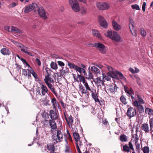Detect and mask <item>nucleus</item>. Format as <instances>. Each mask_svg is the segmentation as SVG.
<instances>
[{
    "mask_svg": "<svg viewBox=\"0 0 153 153\" xmlns=\"http://www.w3.org/2000/svg\"><path fill=\"white\" fill-rule=\"evenodd\" d=\"M91 95L92 98L96 102H99V99L98 96L96 93V90H94V92H92L91 94Z\"/></svg>",
    "mask_w": 153,
    "mask_h": 153,
    "instance_id": "obj_30",
    "label": "nucleus"
},
{
    "mask_svg": "<svg viewBox=\"0 0 153 153\" xmlns=\"http://www.w3.org/2000/svg\"><path fill=\"white\" fill-rule=\"evenodd\" d=\"M129 27L131 33L133 35V32H134V21L133 19L130 17L129 18Z\"/></svg>",
    "mask_w": 153,
    "mask_h": 153,
    "instance_id": "obj_16",
    "label": "nucleus"
},
{
    "mask_svg": "<svg viewBox=\"0 0 153 153\" xmlns=\"http://www.w3.org/2000/svg\"><path fill=\"white\" fill-rule=\"evenodd\" d=\"M49 116L51 119V120H58L59 118V114L56 111L53 110H50L49 111Z\"/></svg>",
    "mask_w": 153,
    "mask_h": 153,
    "instance_id": "obj_11",
    "label": "nucleus"
},
{
    "mask_svg": "<svg viewBox=\"0 0 153 153\" xmlns=\"http://www.w3.org/2000/svg\"><path fill=\"white\" fill-rule=\"evenodd\" d=\"M92 33L94 36L98 37L99 39L102 38L101 36L98 31L94 29L93 30Z\"/></svg>",
    "mask_w": 153,
    "mask_h": 153,
    "instance_id": "obj_31",
    "label": "nucleus"
},
{
    "mask_svg": "<svg viewBox=\"0 0 153 153\" xmlns=\"http://www.w3.org/2000/svg\"><path fill=\"white\" fill-rule=\"evenodd\" d=\"M78 76L79 78L80 82H82L83 83L86 82L85 80L84 77L81 75H78Z\"/></svg>",
    "mask_w": 153,
    "mask_h": 153,
    "instance_id": "obj_41",
    "label": "nucleus"
},
{
    "mask_svg": "<svg viewBox=\"0 0 153 153\" xmlns=\"http://www.w3.org/2000/svg\"><path fill=\"white\" fill-rule=\"evenodd\" d=\"M36 62L39 66H40L41 65V62L39 59L36 58Z\"/></svg>",
    "mask_w": 153,
    "mask_h": 153,
    "instance_id": "obj_60",
    "label": "nucleus"
},
{
    "mask_svg": "<svg viewBox=\"0 0 153 153\" xmlns=\"http://www.w3.org/2000/svg\"><path fill=\"white\" fill-rule=\"evenodd\" d=\"M49 114L47 112L44 113L43 114L42 116L44 118L45 121H48L49 120L48 119H49Z\"/></svg>",
    "mask_w": 153,
    "mask_h": 153,
    "instance_id": "obj_33",
    "label": "nucleus"
},
{
    "mask_svg": "<svg viewBox=\"0 0 153 153\" xmlns=\"http://www.w3.org/2000/svg\"><path fill=\"white\" fill-rule=\"evenodd\" d=\"M68 2L72 10L75 12L80 10L79 4L76 0H69Z\"/></svg>",
    "mask_w": 153,
    "mask_h": 153,
    "instance_id": "obj_4",
    "label": "nucleus"
},
{
    "mask_svg": "<svg viewBox=\"0 0 153 153\" xmlns=\"http://www.w3.org/2000/svg\"><path fill=\"white\" fill-rule=\"evenodd\" d=\"M117 87L116 85H114L113 87L112 86L110 87L109 88V91L113 93L115 91H116Z\"/></svg>",
    "mask_w": 153,
    "mask_h": 153,
    "instance_id": "obj_43",
    "label": "nucleus"
},
{
    "mask_svg": "<svg viewBox=\"0 0 153 153\" xmlns=\"http://www.w3.org/2000/svg\"><path fill=\"white\" fill-rule=\"evenodd\" d=\"M42 95L45 96L46 93H48V89L47 87L45 85L42 84L41 86Z\"/></svg>",
    "mask_w": 153,
    "mask_h": 153,
    "instance_id": "obj_18",
    "label": "nucleus"
},
{
    "mask_svg": "<svg viewBox=\"0 0 153 153\" xmlns=\"http://www.w3.org/2000/svg\"><path fill=\"white\" fill-rule=\"evenodd\" d=\"M73 136L76 141V143H78V142L80 138L79 134L74 132L73 133Z\"/></svg>",
    "mask_w": 153,
    "mask_h": 153,
    "instance_id": "obj_29",
    "label": "nucleus"
},
{
    "mask_svg": "<svg viewBox=\"0 0 153 153\" xmlns=\"http://www.w3.org/2000/svg\"><path fill=\"white\" fill-rule=\"evenodd\" d=\"M11 42L14 44L15 45L17 46L18 47H19L20 48H21L22 47L23 45H22V44L20 43V42H16L13 39H11Z\"/></svg>",
    "mask_w": 153,
    "mask_h": 153,
    "instance_id": "obj_32",
    "label": "nucleus"
},
{
    "mask_svg": "<svg viewBox=\"0 0 153 153\" xmlns=\"http://www.w3.org/2000/svg\"><path fill=\"white\" fill-rule=\"evenodd\" d=\"M46 148L50 152L54 151L55 148L54 143H50L48 144L46 146Z\"/></svg>",
    "mask_w": 153,
    "mask_h": 153,
    "instance_id": "obj_20",
    "label": "nucleus"
},
{
    "mask_svg": "<svg viewBox=\"0 0 153 153\" xmlns=\"http://www.w3.org/2000/svg\"><path fill=\"white\" fill-rule=\"evenodd\" d=\"M75 70L76 72H78L81 74H82V73H83L84 75L87 76L86 72L85 70L82 68L78 67L77 65L76 68Z\"/></svg>",
    "mask_w": 153,
    "mask_h": 153,
    "instance_id": "obj_25",
    "label": "nucleus"
},
{
    "mask_svg": "<svg viewBox=\"0 0 153 153\" xmlns=\"http://www.w3.org/2000/svg\"><path fill=\"white\" fill-rule=\"evenodd\" d=\"M91 70L92 71L96 74L100 73V70L95 66H92L91 67Z\"/></svg>",
    "mask_w": 153,
    "mask_h": 153,
    "instance_id": "obj_35",
    "label": "nucleus"
},
{
    "mask_svg": "<svg viewBox=\"0 0 153 153\" xmlns=\"http://www.w3.org/2000/svg\"><path fill=\"white\" fill-rule=\"evenodd\" d=\"M63 114L67 124L69 127L70 126H71L72 125L73 123V117L71 115H70L69 116V115L66 112L65 110V111L63 112Z\"/></svg>",
    "mask_w": 153,
    "mask_h": 153,
    "instance_id": "obj_8",
    "label": "nucleus"
},
{
    "mask_svg": "<svg viewBox=\"0 0 153 153\" xmlns=\"http://www.w3.org/2000/svg\"><path fill=\"white\" fill-rule=\"evenodd\" d=\"M144 153H149V147L147 146L144 147L143 149Z\"/></svg>",
    "mask_w": 153,
    "mask_h": 153,
    "instance_id": "obj_49",
    "label": "nucleus"
},
{
    "mask_svg": "<svg viewBox=\"0 0 153 153\" xmlns=\"http://www.w3.org/2000/svg\"><path fill=\"white\" fill-rule=\"evenodd\" d=\"M28 48L25 46L23 45L22 47L21 48V51L24 52L25 53L31 56H33L34 55H32L31 53L29 52L28 51Z\"/></svg>",
    "mask_w": 153,
    "mask_h": 153,
    "instance_id": "obj_24",
    "label": "nucleus"
},
{
    "mask_svg": "<svg viewBox=\"0 0 153 153\" xmlns=\"http://www.w3.org/2000/svg\"><path fill=\"white\" fill-rule=\"evenodd\" d=\"M0 52L4 55H9L11 53L10 50L7 48H2L0 50Z\"/></svg>",
    "mask_w": 153,
    "mask_h": 153,
    "instance_id": "obj_19",
    "label": "nucleus"
},
{
    "mask_svg": "<svg viewBox=\"0 0 153 153\" xmlns=\"http://www.w3.org/2000/svg\"><path fill=\"white\" fill-rule=\"evenodd\" d=\"M30 72L31 73V74L35 79H38V78L37 74L34 71L32 68H31L30 69Z\"/></svg>",
    "mask_w": 153,
    "mask_h": 153,
    "instance_id": "obj_47",
    "label": "nucleus"
},
{
    "mask_svg": "<svg viewBox=\"0 0 153 153\" xmlns=\"http://www.w3.org/2000/svg\"><path fill=\"white\" fill-rule=\"evenodd\" d=\"M68 65L70 68H73L74 70H75L77 66V65H75L74 63L70 62H68Z\"/></svg>",
    "mask_w": 153,
    "mask_h": 153,
    "instance_id": "obj_44",
    "label": "nucleus"
},
{
    "mask_svg": "<svg viewBox=\"0 0 153 153\" xmlns=\"http://www.w3.org/2000/svg\"><path fill=\"white\" fill-rule=\"evenodd\" d=\"M51 138L55 144L62 142L63 139L62 130L61 131V130H57L56 135L53 134Z\"/></svg>",
    "mask_w": 153,
    "mask_h": 153,
    "instance_id": "obj_3",
    "label": "nucleus"
},
{
    "mask_svg": "<svg viewBox=\"0 0 153 153\" xmlns=\"http://www.w3.org/2000/svg\"><path fill=\"white\" fill-rule=\"evenodd\" d=\"M93 64L94 65L100 68H102L103 67L102 65L100 64H98L95 63H93Z\"/></svg>",
    "mask_w": 153,
    "mask_h": 153,
    "instance_id": "obj_57",
    "label": "nucleus"
},
{
    "mask_svg": "<svg viewBox=\"0 0 153 153\" xmlns=\"http://www.w3.org/2000/svg\"><path fill=\"white\" fill-rule=\"evenodd\" d=\"M60 103L61 104V105L63 107V108L64 109H65L68 106V105L66 104H65L62 100H61L60 101Z\"/></svg>",
    "mask_w": 153,
    "mask_h": 153,
    "instance_id": "obj_53",
    "label": "nucleus"
},
{
    "mask_svg": "<svg viewBox=\"0 0 153 153\" xmlns=\"http://www.w3.org/2000/svg\"><path fill=\"white\" fill-rule=\"evenodd\" d=\"M10 28L9 27H7L8 30L9 32L10 31L12 32L16 33H20L21 32V31L19 30V29L17 27L13 26L11 27V31H10L9 30L10 29Z\"/></svg>",
    "mask_w": 153,
    "mask_h": 153,
    "instance_id": "obj_27",
    "label": "nucleus"
},
{
    "mask_svg": "<svg viewBox=\"0 0 153 153\" xmlns=\"http://www.w3.org/2000/svg\"><path fill=\"white\" fill-rule=\"evenodd\" d=\"M76 148L77 150L78 153H81V152L79 148V146L78 145V143H76Z\"/></svg>",
    "mask_w": 153,
    "mask_h": 153,
    "instance_id": "obj_62",
    "label": "nucleus"
},
{
    "mask_svg": "<svg viewBox=\"0 0 153 153\" xmlns=\"http://www.w3.org/2000/svg\"><path fill=\"white\" fill-rule=\"evenodd\" d=\"M69 72V69L67 68H66L65 70H63V68H62L61 70H60V73L62 75L65 76L66 74L68 73Z\"/></svg>",
    "mask_w": 153,
    "mask_h": 153,
    "instance_id": "obj_34",
    "label": "nucleus"
},
{
    "mask_svg": "<svg viewBox=\"0 0 153 153\" xmlns=\"http://www.w3.org/2000/svg\"><path fill=\"white\" fill-rule=\"evenodd\" d=\"M138 140V139H136L135 140L136 151L137 153H139L140 150V144L139 143H137Z\"/></svg>",
    "mask_w": 153,
    "mask_h": 153,
    "instance_id": "obj_38",
    "label": "nucleus"
},
{
    "mask_svg": "<svg viewBox=\"0 0 153 153\" xmlns=\"http://www.w3.org/2000/svg\"><path fill=\"white\" fill-rule=\"evenodd\" d=\"M79 91L81 92L82 94H85L87 95V96H88L89 92L87 91L86 89H85L84 86H83L81 84H80L79 85Z\"/></svg>",
    "mask_w": 153,
    "mask_h": 153,
    "instance_id": "obj_21",
    "label": "nucleus"
},
{
    "mask_svg": "<svg viewBox=\"0 0 153 153\" xmlns=\"http://www.w3.org/2000/svg\"><path fill=\"white\" fill-rule=\"evenodd\" d=\"M91 110L92 114L94 115L96 113L95 109L93 108V107H92L91 108Z\"/></svg>",
    "mask_w": 153,
    "mask_h": 153,
    "instance_id": "obj_58",
    "label": "nucleus"
},
{
    "mask_svg": "<svg viewBox=\"0 0 153 153\" xmlns=\"http://www.w3.org/2000/svg\"><path fill=\"white\" fill-rule=\"evenodd\" d=\"M96 6L100 10H106L110 7L109 4L105 2H97L96 3Z\"/></svg>",
    "mask_w": 153,
    "mask_h": 153,
    "instance_id": "obj_9",
    "label": "nucleus"
},
{
    "mask_svg": "<svg viewBox=\"0 0 153 153\" xmlns=\"http://www.w3.org/2000/svg\"><path fill=\"white\" fill-rule=\"evenodd\" d=\"M94 81L96 85L98 86L101 87L103 86L104 84V81L101 79V78L100 77H99L98 78L95 79Z\"/></svg>",
    "mask_w": 153,
    "mask_h": 153,
    "instance_id": "obj_15",
    "label": "nucleus"
},
{
    "mask_svg": "<svg viewBox=\"0 0 153 153\" xmlns=\"http://www.w3.org/2000/svg\"><path fill=\"white\" fill-rule=\"evenodd\" d=\"M45 70L47 72V75L45 76L44 81L51 91L57 97L58 95V94L56 91L54 87L53 86V85L51 83H54V81L53 79L50 77V73L48 72L49 71H50V70L49 68H46Z\"/></svg>",
    "mask_w": 153,
    "mask_h": 153,
    "instance_id": "obj_1",
    "label": "nucleus"
},
{
    "mask_svg": "<svg viewBox=\"0 0 153 153\" xmlns=\"http://www.w3.org/2000/svg\"><path fill=\"white\" fill-rule=\"evenodd\" d=\"M38 8V5L36 3H33L32 4L26 7L24 10L25 13H27L30 12L32 10H33L34 11H36V9Z\"/></svg>",
    "mask_w": 153,
    "mask_h": 153,
    "instance_id": "obj_7",
    "label": "nucleus"
},
{
    "mask_svg": "<svg viewBox=\"0 0 153 153\" xmlns=\"http://www.w3.org/2000/svg\"><path fill=\"white\" fill-rule=\"evenodd\" d=\"M41 88L40 87L37 88H36V94L37 95H41Z\"/></svg>",
    "mask_w": 153,
    "mask_h": 153,
    "instance_id": "obj_52",
    "label": "nucleus"
},
{
    "mask_svg": "<svg viewBox=\"0 0 153 153\" xmlns=\"http://www.w3.org/2000/svg\"><path fill=\"white\" fill-rule=\"evenodd\" d=\"M124 89L125 92L129 94V96H131L132 99H134V97L132 95V94H133V90L132 89H130L128 90V88L126 85L124 86Z\"/></svg>",
    "mask_w": 153,
    "mask_h": 153,
    "instance_id": "obj_23",
    "label": "nucleus"
},
{
    "mask_svg": "<svg viewBox=\"0 0 153 153\" xmlns=\"http://www.w3.org/2000/svg\"><path fill=\"white\" fill-rule=\"evenodd\" d=\"M112 24L114 29L116 31H119L122 28L121 26L118 24L115 21L113 20L112 22Z\"/></svg>",
    "mask_w": 153,
    "mask_h": 153,
    "instance_id": "obj_14",
    "label": "nucleus"
},
{
    "mask_svg": "<svg viewBox=\"0 0 153 153\" xmlns=\"http://www.w3.org/2000/svg\"><path fill=\"white\" fill-rule=\"evenodd\" d=\"M107 36L116 42H120L123 41L120 35L115 31H108L107 32Z\"/></svg>",
    "mask_w": 153,
    "mask_h": 153,
    "instance_id": "obj_2",
    "label": "nucleus"
},
{
    "mask_svg": "<svg viewBox=\"0 0 153 153\" xmlns=\"http://www.w3.org/2000/svg\"><path fill=\"white\" fill-rule=\"evenodd\" d=\"M137 97L138 100V101H139V103H140L141 104H144V103L143 100L140 96L137 94Z\"/></svg>",
    "mask_w": 153,
    "mask_h": 153,
    "instance_id": "obj_42",
    "label": "nucleus"
},
{
    "mask_svg": "<svg viewBox=\"0 0 153 153\" xmlns=\"http://www.w3.org/2000/svg\"><path fill=\"white\" fill-rule=\"evenodd\" d=\"M27 69H23L22 70V74L25 76H26L27 75Z\"/></svg>",
    "mask_w": 153,
    "mask_h": 153,
    "instance_id": "obj_56",
    "label": "nucleus"
},
{
    "mask_svg": "<svg viewBox=\"0 0 153 153\" xmlns=\"http://www.w3.org/2000/svg\"><path fill=\"white\" fill-rule=\"evenodd\" d=\"M51 68L53 69L56 70L57 68V64L53 62H52L51 63Z\"/></svg>",
    "mask_w": 153,
    "mask_h": 153,
    "instance_id": "obj_45",
    "label": "nucleus"
},
{
    "mask_svg": "<svg viewBox=\"0 0 153 153\" xmlns=\"http://www.w3.org/2000/svg\"><path fill=\"white\" fill-rule=\"evenodd\" d=\"M141 129L145 132H148L149 131L148 124L147 123L143 124L142 126Z\"/></svg>",
    "mask_w": 153,
    "mask_h": 153,
    "instance_id": "obj_28",
    "label": "nucleus"
},
{
    "mask_svg": "<svg viewBox=\"0 0 153 153\" xmlns=\"http://www.w3.org/2000/svg\"><path fill=\"white\" fill-rule=\"evenodd\" d=\"M18 3H16L15 2H13L12 3L10 4L9 6L10 7H15L17 4Z\"/></svg>",
    "mask_w": 153,
    "mask_h": 153,
    "instance_id": "obj_55",
    "label": "nucleus"
},
{
    "mask_svg": "<svg viewBox=\"0 0 153 153\" xmlns=\"http://www.w3.org/2000/svg\"><path fill=\"white\" fill-rule=\"evenodd\" d=\"M121 101L124 104L126 105L127 104V102L126 101V99L123 96H122L120 98Z\"/></svg>",
    "mask_w": 153,
    "mask_h": 153,
    "instance_id": "obj_48",
    "label": "nucleus"
},
{
    "mask_svg": "<svg viewBox=\"0 0 153 153\" xmlns=\"http://www.w3.org/2000/svg\"><path fill=\"white\" fill-rule=\"evenodd\" d=\"M94 46L97 49L102 53L105 54L106 53L107 49L103 44L100 42L96 43Z\"/></svg>",
    "mask_w": 153,
    "mask_h": 153,
    "instance_id": "obj_6",
    "label": "nucleus"
},
{
    "mask_svg": "<svg viewBox=\"0 0 153 153\" xmlns=\"http://www.w3.org/2000/svg\"><path fill=\"white\" fill-rule=\"evenodd\" d=\"M51 102L52 104V105L53 108L56 109V107L58 106L59 109H61V107L59 105L58 102L55 97L51 99Z\"/></svg>",
    "mask_w": 153,
    "mask_h": 153,
    "instance_id": "obj_17",
    "label": "nucleus"
},
{
    "mask_svg": "<svg viewBox=\"0 0 153 153\" xmlns=\"http://www.w3.org/2000/svg\"><path fill=\"white\" fill-rule=\"evenodd\" d=\"M111 76L117 79H120L124 80L125 82L126 81V79L124 77L123 74L120 72H117L116 73L114 74V76L111 75Z\"/></svg>",
    "mask_w": 153,
    "mask_h": 153,
    "instance_id": "obj_12",
    "label": "nucleus"
},
{
    "mask_svg": "<svg viewBox=\"0 0 153 153\" xmlns=\"http://www.w3.org/2000/svg\"><path fill=\"white\" fill-rule=\"evenodd\" d=\"M145 113H148L149 115H153V110L151 109L146 108L145 109Z\"/></svg>",
    "mask_w": 153,
    "mask_h": 153,
    "instance_id": "obj_39",
    "label": "nucleus"
},
{
    "mask_svg": "<svg viewBox=\"0 0 153 153\" xmlns=\"http://www.w3.org/2000/svg\"><path fill=\"white\" fill-rule=\"evenodd\" d=\"M58 64L60 66H63L65 65L64 63L62 62L61 61H58L57 62Z\"/></svg>",
    "mask_w": 153,
    "mask_h": 153,
    "instance_id": "obj_63",
    "label": "nucleus"
},
{
    "mask_svg": "<svg viewBox=\"0 0 153 153\" xmlns=\"http://www.w3.org/2000/svg\"><path fill=\"white\" fill-rule=\"evenodd\" d=\"M129 147L126 145L123 146V151L125 152H129Z\"/></svg>",
    "mask_w": 153,
    "mask_h": 153,
    "instance_id": "obj_50",
    "label": "nucleus"
},
{
    "mask_svg": "<svg viewBox=\"0 0 153 153\" xmlns=\"http://www.w3.org/2000/svg\"><path fill=\"white\" fill-rule=\"evenodd\" d=\"M129 126H130V129H131V133H132V137H134V135L133 134V127H132V125L131 124H130L129 125Z\"/></svg>",
    "mask_w": 153,
    "mask_h": 153,
    "instance_id": "obj_61",
    "label": "nucleus"
},
{
    "mask_svg": "<svg viewBox=\"0 0 153 153\" xmlns=\"http://www.w3.org/2000/svg\"><path fill=\"white\" fill-rule=\"evenodd\" d=\"M120 140L122 142H126L127 141V138L125 135L123 134L120 136Z\"/></svg>",
    "mask_w": 153,
    "mask_h": 153,
    "instance_id": "obj_37",
    "label": "nucleus"
},
{
    "mask_svg": "<svg viewBox=\"0 0 153 153\" xmlns=\"http://www.w3.org/2000/svg\"><path fill=\"white\" fill-rule=\"evenodd\" d=\"M149 123L150 128V133H152L153 132V130L152 129L153 128V118H152L149 120Z\"/></svg>",
    "mask_w": 153,
    "mask_h": 153,
    "instance_id": "obj_36",
    "label": "nucleus"
},
{
    "mask_svg": "<svg viewBox=\"0 0 153 153\" xmlns=\"http://www.w3.org/2000/svg\"><path fill=\"white\" fill-rule=\"evenodd\" d=\"M135 77L136 78L137 81V83L139 85H141L140 82V78L137 76H135L134 75V77Z\"/></svg>",
    "mask_w": 153,
    "mask_h": 153,
    "instance_id": "obj_64",
    "label": "nucleus"
},
{
    "mask_svg": "<svg viewBox=\"0 0 153 153\" xmlns=\"http://www.w3.org/2000/svg\"><path fill=\"white\" fill-rule=\"evenodd\" d=\"M37 11L38 13L40 16L44 20L48 18V13L47 12H45L44 8L42 7L38 8L36 9V11Z\"/></svg>",
    "mask_w": 153,
    "mask_h": 153,
    "instance_id": "obj_5",
    "label": "nucleus"
},
{
    "mask_svg": "<svg viewBox=\"0 0 153 153\" xmlns=\"http://www.w3.org/2000/svg\"><path fill=\"white\" fill-rule=\"evenodd\" d=\"M55 120H50L48 121L49 125L52 129L51 131V132H52V129H54L56 128V123Z\"/></svg>",
    "mask_w": 153,
    "mask_h": 153,
    "instance_id": "obj_22",
    "label": "nucleus"
},
{
    "mask_svg": "<svg viewBox=\"0 0 153 153\" xmlns=\"http://www.w3.org/2000/svg\"><path fill=\"white\" fill-rule=\"evenodd\" d=\"M140 103H139V101L138 100H134V106L137 107V109L139 113H141L143 112L144 111L143 107L142 105Z\"/></svg>",
    "mask_w": 153,
    "mask_h": 153,
    "instance_id": "obj_13",
    "label": "nucleus"
},
{
    "mask_svg": "<svg viewBox=\"0 0 153 153\" xmlns=\"http://www.w3.org/2000/svg\"><path fill=\"white\" fill-rule=\"evenodd\" d=\"M86 76V78H88L89 79H92L93 77V76L92 73L91 72H89L88 76V77H87L86 76Z\"/></svg>",
    "mask_w": 153,
    "mask_h": 153,
    "instance_id": "obj_54",
    "label": "nucleus"
},
{
    "mask_svg": "<svg viewBox=\"0 0 153 153\" xmlns=\"http://www.w3.org/2000/svg\"><path fill=\"white\" fill-rule=\"evenodd\" d=\"M132 108L130 107L128 109L127 112V115L130 118H131L134 116V112L133 111H132Z\"/></svg>",
    "mask_w": 153,
    "mask_h": 153,
    "instance_id": "obj_26",
    "label": "nucleus"
},
{
    "mask_svg": "<svg viewBox=\"0 0 153 153\" xmlns=\"http://www.w3.org/2000/svg\"><path fill=\"white\" fill-rule=\"evenodd\" d=\"M67 135H68V139L70 141H72V137L69 132L68 130L67 131Z\"/></svg>",
    "mask_w": 153,
    "mask_h": 153,
    "instance_id": "obj_51",
    "label": "nucleus"
},
{
    "mask_svg": "<svg viewBox=\"0 0 153 153\" xmlns=\"http://www.w3.org/2000/svg\"><path fill=\"white\" fill-rule=\"evenodd\" d=\"M80 10L81 14L82 15H84L86 14L87 13V9L86 8L84 7H82L81 8Z\"/></svg>",
    "mask_w": 153,
    "mask_h": 153,
    "instance_id": "obj_46",
    "label": "nucleus"
},
{
    "mask_svg": "<svg viewBox=\"0 0 153 153\" xmlns=\"http://www.w3.org/2000/svg\"><path fill=\"white\" fill-rule=\"evenodd\" d=\"M98 19L101 26L104 28L107 27L108 25V23L103 17L101 16H99L98 17Z\"/></svg>",
    "mask_w": 153,
    "mask_h": 153,
    "instance_id": "obj_10",
    "label": "nucleus"
},
{
    "mask_svg": "<svg viewBox=\"0 0 153 153\" xmlns=\"http://www.w3.org/2000/svg\"><path fill=\"white\" fill-rule=\"evenodd\" d=\"M146 3L145 2H144L143 3V4L142 7V10L143 12H144L145 10L146 6Z\"/></svg>",
    "mask_w": 153,
    "mask_h": 153,
    "instance_id": "obj_59",
    "label": "nucleus"
},
{
    "mask_svg": "<svg viewBox=\"0 0 153 153\" xmlns=\"http://www.w3.org/2000/svg\"><path fill=\"white\" fill-rule=\"evenodd\" d=\"M140 32L141 35L143 36H145L146 35V33L143 28H140Z\"/></svg>",
    "mask_w": 153,
    "mask_h": 153,
    "instance_id": "obj_40",
    "label": "nucleus"
}]
</instances>
